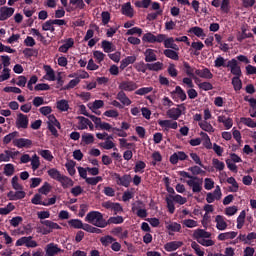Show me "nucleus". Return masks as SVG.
<instances>
[{"label":"nucleus","mask_w":256,"mask_h":256,"mask_svg":"<svg viewBox=\"0 0 256 256\" xmlns=\"http://www.w3.org/2000/svg\"><path fill=\"white\" fill-rule=\"evenodd\" d=\"M85 221L99 228H105L110 224H122L124 218L122 216L110 217L107 221L99 211H91L87 214Z\"/></svg>","instance_id":"f257e3e1"},{"label":"nucleus","mask_w":256,"mask_h":256,"mask_svg":"<svg viewBox=\"0 0 256 256\" xmlns=\"http://www.w3.org/2000/svg\"><path fill=\"white\" fill-rule=\"evenodd\" d=\"M178 175H180L182 178L190 179L186 181V184L192 188V192L200 193L203 190V179H200L196 176H191L188 172L185 171L178 172Z\"/></svg>","instance_id":"f03ea898"},{"label":"nucleus","mask_w":256,"mask_h":256,"mask_svg":"<svg viewBox=\"0 0 256 256\" xmlns=\"http://www.w3.org/2000/svg\"><path fill=\"white\" fill-rule=\"evenodd\" d=\"M134 67L139 73L145 74L147 70L153 71V72H159L163 70L164 64L163 62H154L152 64L150 63L145 64V62L141 61V62H137Z\"/></svg>","instance_id":"7ed1b4c3"},{"label":"nucleus","mask_w":256,"mask_h":256,"mask_svg":"<svg viewBox=\"0 0 256 256\" xmlns=\"http://www.w3.org/2000/svg\"><path fill=\"white\" fill-rule=\"evenodd\" d=\"M193 236L194 239H196V241H198V243H200L202 246L210 247L215 244L213 240H207V238L211 237V233L203 229H196V231H194Z\"/></svg>","instance_id":"20e7f679"},{"label":"nucleus","mask_w":256,"mask_h":256,"mask_svg":"<svg viewBox=\"0 0 256 256\" xmlns=\"http://www.w3.org/2000/svg\"><path fill=\"white\" fill-rule=\"evenodd\" d=\"M226 68H230V73H232L234 77H242L241 66H239L236 58H232L231 60H228L226 64Z\"/></svg>","instance_id":"39448f33"},{"label":"nucleus","mask_w":256,"mask_h":256,"mask_svg":"<svg viewBox=\"0 0 256 256\" xmlns=\"http://www.w3.org/2000/svg\"><path fill=\"white\" fill-rule=\"evenodd\" d=\"M45 252L46 255L45 256H56L59 253H63L64 250H62L61 248L58 247L57 244L55 243H49L46 247H45Z\"/></svg>","instance_id":"423d86ee"},{"label":"nucleus","mask_w":256,"mask_h":256,"mask_svg":"<svg viewBox=\"0 0 256 256\" xmlns=\"http://www.w3.org/2000/svg\"><path fill=\"white\" fill-rule=\"evenodd\" d=\"M40 223L45 225L46 227H48V228H43V232L42 233L44 235L50 234L54 229H56V230L61 229V227L57 223L52 222L50 220L40 221Z\"/></svg>","instance_id":"0eeeda50"},{"label":"nucleus","mask_w":256,"mask_h":256,"mask_svg":"<svg viewBox=\"0 0 256 256\" xmlns=\"http://www.w3.org/2000/svg\"><path fill=\"white\" fill-rule=\"evenodd\" d=\"M14 146L20 149L21 148L30 149L33 146V142L30 139L20 138V139L14 140Z\"/></svg>","instance_id":"6e6552de"},{"label":"nucleus","mask_w":256,"mask_h":256,"mask_svg":"<svg viewBox=\"0 0 256 256\" xmlns=\"http://www.w3.org/2000/svg\"><path fill=\"white\" fill-rule=\"evenodd\" d=\"M14 8H8V6H2L0 8V21H6L14 14Z\"/></svg>","instance_id":"1a4fd4ad"},{"label":"nucleus","mask_w":256,"mask_h":256,"mask_svg":"<svg viewBox=\"0 0 256 256\" xmlns=\"http://www.w3.org/2000/svg\"><path fill=\"white\" fill-rule=\"evenodd\" d=\"M69 1H70V5H72V6L67 7L66 11L68 13H71L72 11H74L76 9L83 10L86 6V4H84L83 0H69ZM73 6L75 8H73Z\"/></svg>","instance_id":"9d476101"},{"label":"nucleus","mask_w":256,"mask_h":256,"mask_svg":"<svg viewBox=\"0 0 256 256\" xmlns=\"http://www.w3.org/2000/svg\"><path fill=\"white\" fill-rule=\"evenodd\" d=\"M194 74L206 80H211L214 77L209 68H202V70L196 69V71H194Z\"/></svg>","instance_id":"9b49d317"},{"label":"nucleus","mask_w":256,"mask_h":256,"mask_svg":"<svg viewBox=\"0 0 256 256\" xmlns=\"http://www.w3.org/2000/svg\"><path fill=\"white\" fill-rule=\"evenodd\" d=\"M102 206L106 209L114 211V214L117 215L119 212L123 211L122 206L119 203H113L111 201L104 202Z\"/></svg>","instance_id":"f8f14e48"},{"label":"nucleus","mask_w":256,"mask_h":256,"mask_svg":"<svg viewBox=\"0 0 256 256\" xmlns=\"http://www.w3.org/2000/svg\"><path fill=\"white\" fill-rule=\"evenodd\" d=\"M116 182L118 185L129 187L131 183V176L126 174L123 177H121L119 174L115 173Z\"/></svg>","instance_id":"ddd939ff"},{"label":"nucleus","mask_w":256,"mask_h":256,"mask_svg":"<svg viewBox=\"0 0 256 256\" xmlns=\"http://www.w3.org/2000/svg\"><path fill=\"white\" fill-rule=\"evenodd\" d=\"M119 89L126 92H132L137 89V85L132 81H124L119 85Z\"/></svg>","instance_id":"4468645a"},{"label":"nucleus","mask_w":256,"mask_h":256,"mask_svg":"<svg viewBox=\"0 0 256 256\" xmlns=\"http://www.w3.org/2000/svg\"><path fill=\"white\" fill-rule=\"evenodd\" d=\"M25 196H26V193L23 190L16 191V192L10 191L7 194V197L9 198L10 201L21 200L25 198Z\"/></svg>","instance_id":"2eb2a0df"},{"label":"nucleus","mask_w":256,"mask_h":256,"mask_svg":"<svg viewBox=\"0 0 256 256\" xmlns=\"http://www.w3.org/2000/svg\"><path fill=\"white\" fill-rule=\"evenodd\" d=\"M145 61L147 63H152L157 61V55L156 50H152V48H147V50L144 52Z\"/></svg>","instance_id":"dca6fc26"},{"label":"nucleus","mask_w":256,"mask_h":256,"mask_svg":"<svg viewBox=\"0 0 256 256\" xmlns=\"http://www.w3.org/2000/svg\"><path fill=\"white\" fill-rule=\"evenodd\" d=\"M16 124H17L18 128L26 129L28 127V124H29V119L26 115L20 113L18 115V119H17Z\"/></svg>","instance_id":"f3484780"},{"label":"nucleus","mask_w":256,"mask_h":256,"mask_svg":"<svg viewBox=\"0 0 256 256\" xmlns=\"http://www.w3.org/2000/svg\"><path fill=\"white\" fill-rule=\"evenodd\" d=\"M183 65H184V72H186V75H188V77L197 81L198 78L195 75V71L197 70V68H192V66H190L189 62H184Z\"/></svg>","instance_id":"a211bd4d"},{"label":"nucleus","mask_w":256,"mask_h":256,"mask_svg":"<svg viewBox=\"0 0 256 256\" xmlns=\"http://www.w3.org/2000/svg\"><path fill=\"white\" fill-rule=\"evenodd\" d=\"M183 246V242L182 241H172V242H168L165 245V249L168 252H172L177 250L178 248Z\"/></svg>","instance_id":"6ab92c4d"},{"label":"nucleus","mask_w":256,"mask_h":256,"mask_svg":"<svg viewBox=\"0 0 256 256\" xmlns=\"http://www.w3.org/2000/svg\"><path fill=\"white\" fill-rule=\"evenodd\" d=\"M166 115L172 120H178L182 115V111L179 108H172L166 112Z\"/></svg>","instance_id":"aec40b11"},{"label":"nucleus","mask_w":256,"mask_h":256,"mask_svg":"<svg viewBox=\"0 0 256 256\" xmlns=\"http://www.w3.org/2000/svg\"><path fill=\"white\" fill-rule=\"evenodd\" d=\"M137 60L136 56H127L121 61L120 69L123 71L126 69L130 64H134Z\"/></svg>","instance_id":"412c9836"},{"label":"nucleus","mask_w":256,"mask_h":256,"mask_svg":"<svg viewBox=\"0 0 256 256\" xmlns=\"http://www.w3.org/2000/svg\"><path fill=\"white\" fill-rule=\"evenodd\" d=\"M188 33H192L196 37L202 38V39L206 37V34L203 28H200V26H193L192 28H190V30H188Z\"/></svg>","instance_id":"4be33fe9"},{"label":"nucleus","mask_w":256,"mask_h":256,"mask_svg":"<svg viewBox=\"0 0 256 256\" xmlns=\"http://www.w3.org/2000/svg\"><path fill=\"white\" fill-rule=\"evenodd\" d=\"M228 227L225 218L221 215L216 216V228L220 231L226 230Z\"/></svg>","instance_id":"5701e85b"},{"label":"nucleus","mask_w":256,"mask_h":256,"mask_svg":"<svg viewBox=\"0 0 256 256\" xmlns=\"http://www.w3.org/2000/svg\"><path fill=\"white\" fill-rule=\"evenodd\" d=\"M122 14L130 18L134 16V10L131 6V2H127L122 6Z\"/></svg>","instance_id":"b1692460"},{"label":"nucleus","mask_w":256,"mask_h":256,"mask_svg":"<svg viewBox=\"0 0 256 256\" xmlns=\"http://www.w3.org/2000/svg\"><path fill=\"white\" fill-rule=\"evenodd\" d=\"M19 136L20 135L17 131L12 132L3 138V144L8 145L9 143L13 142L14 145V140H17L16 138H18Z\"/></svg>","instance_id":"393cba45"},{"label":"nucleus","mask_w":256,"mask_h":256,"mask_svg":"<svg viewBox=\"0 0 256 256\" xmlns=\"http://www.w3.org/2000/svg\"><path fill=\"white\" fill-rule=\"evenodd\" d=\"M175 42L176 41L172 37L166 38L164 42V46L165 48L172 49L174 51H179V46L175 44Z\"/></svg>","instance_id":"a878e982"},{"label":"nucleus","mask_w":256,"mask_h":256,"mask_svg":"<svg viewBox=\"0 0 256 256\" xmlns=\"http://www.w3.org/2000/svg\"><path fill=\"white\" fill-rule=\"evenodd\" d=\"M74 46V40L73 38H68L65 42V44H62L59 48V52L61 53H67L70 48Z\"/></svg>","instance_id":"bb28decb"},{"label":"nucleus","mask_w":256,"mask_h":256,"mask_svg":"<svg viewBox=\"0 0 256 256\" xmlns=\"http://www.w3.org/2000/svg\"><path fill=\"white\" fill-rule=\"evenodd\" d=\"M237 235H238V232H234V231L221 233L220 235H218V240L225 241L229 239H234L237 237Z\"/></svg>","instance_id":"cd10ccee"},{"label":"nucleus","mask_w":256,"mask_h":256,"mask_svg":"<svg viewBox=\"0 0 256 256\" xmlns=\"http://www.w3.org/2000/svg\"><path fill=\"white\" fill-rule=\"evenodd\" d=\"M159 125L161 127H166L168 129H174L176 130L178 128V123L177 122H173L171 120H163L159 122Z\"/></svg>","instance_id":"c85d7f7f"},{"label":"nucleus","mask_w":256,"mask_h":256,"mask_svg":"<svg viewBox=\"0 0 256 256\" xmlns=\"http://www.w3.org/2000/svg\"><path fill=\"white\" fill-rule=\"evenodd\" d=\"M164 55L168 59H172L174 61H178L179 60V54H178V52H176V50H170L168 48V49L164 50Z\"/></svg>","instance_id":"c756f323"},{"label":"nucleus","mask_w":256,"mask_h":256,"mask_svg":"<svg viewBox=\"0 0 256 256\" xmlns=\"http://www.w3.org/2000/svg\"><path fill=\"white\" fill-rule=\"evenodd\" d=\"M117 99L123 104V105H126V106H129L132 104V101L126 96V94L121 91L118 93L117 95Z\"/></svg>","instance_id":"7c9ffc66"},{"label":"nucleus","mask_w":256,"mask_h":256,"mask_svg":"<svg viewBox=\"0 0 256 256\" xmlns=\"http://www.w3.org/2000/svg\"><path fill=\"white\" fill-rule=\"evenodd\" d=\"M58 182L62 184V187L64 189L72 187L74 185V182L72 181V179L64 175H62L61 179Z\"/></svg>","instance_id":"2f4dec72"},{"label":"nucleus","mask_w":256,"mask_h":256,"mask_svg":"<svg viewBox=\"0 0 256 256\" xmlns=\"http://www.w3.org/2000/svg\"><path fill=\"white\" fill-rule=\"evenodd\" d=\"M198 126H200V129H202L208 133L215 132V129L213 128V126L207 121H202V122L198 123Z\"/></svg>","instance_id":"473e14b6"},{"label":"nucleus","mask_w":256,"mask_h":256,"mask_svg":"<svg viewBox=\"0 0 256 256\" xmlns=\"http://www.w3.org/2000/svg\"><path fill=\"white\" fill-rule=\"evenodd\" d=\"M23 54L26 58L37 57L38 50L36 48H25Z\"/></svg>","instance_id":"72a5a7b5"},{"label":"nucleus","mask_w":256,"mask_h":256,"mask_svg":"<svg viewBox=\"0 0 256 256\" xmlns=\"http://www.w3.org/2000/svg\"><path fill=\"white\" fill-rule=\"evenodd\" d=\"M48 175L58 182L63 177V175H61V173L55 168L48 170Z\"/></svg>","instance_id":"f704fd0d"},{"label":"nucleus","mask_w":256,"mask_h":256,"mask_svg":"<svg viewBox=\"0 0 256 256\" xmlns=\"http://www.w3.org/2000/svg\"><path fill=\"white\" fill-rule=\"evenodd\" d=\"M115 241L116 239L110 235L104 236L100 239V242L104 247H108L110 244H113V242Z\"/></svg>","instance_id":"c9c22d12"},{"label":"nucleus","mask_w":256,"mask_h":256,"mask_svg":"<svg viewBox=\"0 0 256 256\" xmlns=\"http://www.w3.org/2000/svg\"><path fill=\"white\" fill-rule=\"evenodd\" d=\"M241 77H233L232 78V86L234 91H240L242 89V81L240 79Z\"/></svg>","instance_id":"e433bc0d"},{"label":"nucleus","mask_w":256,"mask_h":256,"mask_svg":"<svg viewBox=\"0 0 256 256\" xmlns=\"http://www.w3.org/2000/svg\"><path fill=\"white\" fill-rule=\"evenodd\" d=\"M226 182H228V184L232 185V187H230V192H234V193L238 192L239 184L237 183V181L234 177L228 178V180H226Z\"/></svg>","instance_id":"4c0bfd02"},{"label":"nucleus","mask_w":256,"mask_h":256,"mask_svg":"<svg viewBox=\"0 0 256 256\" xmlns=\"http://www.w3.org/2000/svg\"><path fill=\"white\" fill-rule=\"evenodd\" d=\"M102 48L105 53H111L115 50L112 42H108V40H103Z\"/></svg>","instance_id":"58836bf2"},{"label":"nucleus","mask_w":256,"mask_h":256,"mask_svg":"<svg viewBox=\"0 0 256 256\" xmlns=\"http://www.w3.org/2000/svg\"><path fill=\"white\" fill-rule=\"evenodd\" d=\"M57 109L61 112H67L69 110V104L66 100H60L57 102Z\"/></svg>","instance_id":"ea45409f"},{"label":"nucleus","mask_w":256,"mask_h":256,"mask_svg":"<svg viewBox=\"0 0 256 256\" xmlns=\"http://www.w3.org/2000/svg\"><path fill=\"white\" fill-rule=\"evenodd\" d=\"M240 123L244 124L249 128H256V121L254 122L251 118H240Z\"/></svg>","instance_id":"a19ab883"},{"label":"nucleus","mask_w":256,"mask_h":256,"mask_svg":"<svg viewBox=\"0 0 256 256\" xmlns=\"http://www.w3.org/2000/svg\"><path fill=\"white\" fill-rule=\"evenodd\" d=\"M214 67H216V68H221V67L227 68L225 58H223V56H218V58H216V60H214Z\"/></svg>","instance_id":"79ce46f5"},{"label":"nucleus","mask_w":256,"mask_h":256,"mask_svg":"<svg viewBox=\"0 0 256 256\" xmlns=\"http://www.w3.org/2000/svg\"><path fill=\"white\" fill-rule=\"evenodd\" d=\"M38 153H39V155H41L45 160H47V161H49V162H51V161L54 159V157H53L51 151H49V150H40Z\"/></svg>","instance_id":"37998d69"},{"label":"nucleus","mask_w":256,"mask_h":256,"mask_svg":"<svg viewBox=\"0 0 256 256\" xmlns=\"http://www.w3.org/2000/svg\"><path fill=\"white\" fill-rule=\"evenodd\" d=\"M44 69L47 73V76L49 77L48 80L49 81H55L56 80V77H55V72L53 70V68H51V66H44Z\"/></svg>","instance_id":"c03bdc74"},{"label":"nucleus","mask_w":256,"mask_h":256,"mask_svg":"<svg viewBox=\"0 0 256 256\" xmlns=\"http://www.w3.org/2000/svg\"><path fill=\"white\" fill-rule=\"evenodd\" d=\"M143 41L148 43H156V36L155 34H152V32H147L143 36Z\"/></svg>","instance_id":"a18cd8bd"},{"label":"nucleus","mask_w":256,"mask_h":256,"mask_svg":"<svg viewBox=\"0 0 256 256\" xmlns=\"http://www.w3.org/2000/svg\"><path fill=\"white\" fill-rule=\"evenodd\" d=\"M68 224L75 229H82L84 225L79 219H72L68 222Z\"/></svg>","instance_id":"49530a36"},{"label":"nucleus","mask_w":256,"mask_h":256,"mask_svg":"<svg viewBox=\"0 0 256 256\" xmlns=\"http://www.w3.org/2000/svg\"><path fill=\"white\" fill-rule=\"evenodd\" d=\"M212 165H214V168L218 171H223L225 169V163L216 158L212 159Z\"/></svg>","instance_id":"de8ad7c7"},{"label":"nucleus","mask_w":256,"mask_h":256,"mask_svg":"<svg viewBox=\"0 0 256 256\" xmlns=\"http://www.w3.org/2000/svg\"><path fill=\"white\" fill-rule=\"evenodd\" d=\"M103 180V178L101 176L98 177H89L86 178V183L92 186L97 185L99 182H101Z\"/></svg>","instance_id":"09e8293b"},{"label":"nucleus","mask_w":256,"mask_h":256,"mask_svg":"<svg viewBox=\"0 0 256 256\" xmlns=\"http://www.w3.org/2000/svg\"><path fill=\"white\" fill-rule=\"evenodd\" d=\"M174 93L178 94V98H180V101H185L187 99L185 91L180 86L176 87Z\"/></svg>","instance_id":"8fccbe9b"},{"label":"nucleus","mask_w":256,"mask_h":256,"mask_svg":"<svg viewBox=\"0 0 256 256\" xmlns=\"http://www.w3.org/2000/svg\"><path fill=\"white\" fill-rule=\"evenodd\" d=\"M15 209L12 203H9L5 208H0V215H8Z\"/></svg>","instance_id":"3c124183"},{"label":"nucleus","mask_w":256,"mask_h":256,"mask_svg":"<svg viewBox=\"0 0 256 256\" xmlns=\"http://www.w3.org/2000/svg\"><path fill=\"white\" fill-rule=\"evenodd\" d=\"M166 207H168V212H170V214H174L175 205L173 199H171L170 197L166 198Z\"/></svg>","instance_id":"603ef678"},{"label":"nucleus","mask_w":256,"mask_h":256,"mask_svg":"<svg viewBox=\"0 0 256 256\" xmlns=\"http://www.w3.org/2000/svg\"><path fill=\"white\" fill-rule=\"evenodd\" d=\"M136 7L147 9L151 5V0H138L135 3Z\"/></svg>","instance_id":"864d4df0"},{"label":"nucleus","mask_w":256,"mask_h":256,"mask_svg":"<svg viewBox=\"0 0 256 256\" xmlns=\"http://www.w3.org/2000/svg\"><path fill=\"white\" fill-rule=\"evenodd\" d=\"M15 172V167L13 164H6L4 167V174L6 176H12Z\"/></svg>","instance_id":"5fc2aeb1"},{"label":"nucleus","mask_w":256,"mask_h":256,"mask_svg":"<svg viewBox=\"0 0 256 256\" xmlns=\"http://www.w3.org/2000/svg\"><path fill=\"white\" fill-rule=\"evenodd\" d=\"M75 164L76 163L74 161H70V162L65 164V167L67 168V171L69 172V174L71 176L75 175V173H76Z\"/></svg>","instance_id":"6e6d98bb"},{"label":"nucleus","mask_w":256,"mask_h":256,"mask_svg":"<svg viewBox=\"0 0 256 256\" xmlns=\"http://www.w3.org/2000/svg\"><path fill=\"white\" fill-rule=\"evenodd\" d=\"M182 225H184V227L194 228L198 226V222L192 219H186L182 221Z\"/></svg>","instance_id":"4d7b16f0"},{"label":"nucleus","mask_w":256,"mask_h":256,"mask_svg":"<svg viewBox=\"0 0 256 256\" xmlns=\"http://www.w3.org/2000/svg\"><path fill=\"white\" fill-rule=\"evenodd\" d=\"M31 161V166H32V170L36 171L39 167H40V160L39 157L35 154L32 158Z\"/></svg>","instance_id":"13d9d810"},{"label":"nucleus","mask_w":256,"mask_h":256,"mask_svg":"<svg viewBox=\"0 0 256 256\" xmlns=\"http://www.w3.org/2000/svg\"><path fill=\"white\" fill-rule=\"evenodd\" d=\"M168 75H170V77H172V78H176L178 76V71L176 69L175 64H169Z\"/></svg>","instance_id":"bf43d9fd"},{"label":"nucleus","mask_w":256,"mask_h":256,"mask_svg":"<svg viewBox=\"0 0 256 256\" xmlns=\"http://www.w3.org/2000/svg\"><path fill=\"white\" fill-rule=\"evenodd\" d=\"M99 146L105 150H111L115 147V144L111 140H106L103 143H100Z\"/></svg>","instance_id":"052dcab7"},{"label":"nucleus","mask_w":256,"mask_h":256,"mask_svg":"<svg viewBox=\"0 0 256 256\" xmlns=\"http://www.w3.org/2000/svg\"><path fill=\"white\" fill-rule=\"evenodd\" d=\"M78 119L80 120V130H85L88 128V123H90V120L85 118V117H78Z\"/></svg>","instance_id":"680f3d73"},{"label":"nucleus","mask_w":256,"mask_h":256,"mask_svg":"<svg viewBox=\"0 0 256 256\" xmlns=\"http://www.w3.org/2000/svg\"><path fill=\"white\" fill-rule=\"evenodd\" d=\"M94 136L92 134H86V135H83L82 136V141L86 144V145H89V144H92L94 143Z\"/></svg>","instance_id":"e2e57ef3"},{"label":"nucleus","mask_w":256,"mask_h":256,"mask_svg":"<svg viewBox=\"0 0 256 256\" xmlns=\"http://www.w3.org/2000/svg\"><path fill=\"white\" fill-rule=\"evenodd\" d=\"M166 228L172 232H180L181 231V225L176 222L171 223L170 225L166 226Z\"/></svg>","instance_id":"0e129e2a"},{"label":"nucleus","mask_w":256,"mask_h":256,"mask_svg":"<svg viewBox=\"0 0 256 256\" xmlns=\"http://www.w3.org/2000/svg\"><path fill=\"white\" fill-rule=\"evenodd\" d=\"M80 83V79L76 78L74 80H71L67 86L63 88V90H70L75 88Z\"/></svg>","instance_id":"69168bd1"},{"label":"nucleus","mask_w":256,"mask_h":256,"mask_svg":"<svg viewBox=\"0 0 256 256\" xmlns=\"http://www.w3.org/2000/svg\"><path fill=\"white\" fill-rule=\"evenodd\" d=\"M51 190V186L48 182H45L44 185L39 189V193L43 195H48Z\"/></svg>","instance_id":"338daca9"},{"label":"nucleus","mask_w":256,"mask_h":256,"mask_svg":"<svg viewBox=\"0 0 256 256\" xmlns=\"http://www.w3.org/2000/svg\"><path fill=\"white\" fill-rule=\"evenodd\" d=\"M146 168V163L145 162H143V161H139V162H137V164H136V166H135V168H134V171L136 172V173H138V172H141V173H143L144 171V169Z\"/></svg>","instance_id":"774afa93"}]
</instances>
